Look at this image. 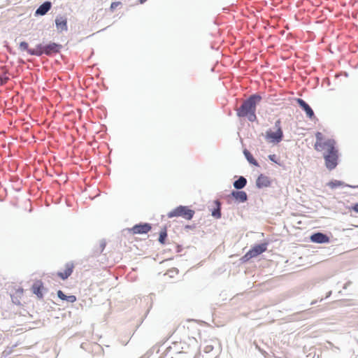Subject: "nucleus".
I'll use <instances>...</instances> for the list:
<instances>
[{
  "label": "nucleus",
  "instance_id": "f257e3e1",
  "mask_svg": "<svg viewBox=\"0 0 358 358\" xmlns=\"http://www.w3.org/2000/svg\"><path fill=\"white\" fill-rule=\"evenodd\" d=\"M262 97L257 93L251 94L236 109V115L238 117H247L248 120L253 122L257 120L256 108L257 106L262 101Z\"/></svg>",
  "mask_w": 358,
  "mask_h": 358
},
{
  "label": "nucleus",
  "instance_id": "f03ea898",
  "mask_svg": "<svg viewBox=\"0 0 358 358\" xmlns=\"http://www.w3.org/2000/svg\"><path fill=\"white\" fill-rule=\"evenodd\" d=\"M327 151L324 153L325 166L329 171L334 169L338 165V151L336 148V141H329L327 143Z\"/></svg>",
  "mask_w": 358,
  "mask_h": 358
},
{
  "label": "nucleus",
  "instance_id": "7ed1b4c3",
  "mask_svg": "<svg viewBox=\"0 0 358 358\" xmlns=\"http://www.w3.org/2000/svg\"><path fill=\"white\" fill-rule=\"evenodd\" d=\"M62 48V45L52 41L48 43H38L37 44L36 57H41L43 55L50 57L52 56L59 53Z\"/></svg>",
  "mask_w": 358,
  "mask_h": 358
},
{
  "label": "nucleus",
  "instance_id": "20e7f679",
  "mask_svg": "<svg viewBox=\"0 0 358 358\" xmlns=\"http://www.w3.org/2000/svg\"><path fill=\"white\" fill-rule=\"evenodd\" d=\"M274 128L275 131L268 129L266 132V139L271 143L278 144L283 139V131L281 127V120L280 119L275 122Z\"/></svg>",
  "mask_w": 358,
  "mask_h": 358
},
{
  "label": "nucleus",
  "instance_id": "39448f33",
  "mask_svg": "<svg viewBox=\"0 0 358 358\" xmlns=\"http://www.w3.org/2000/svg\"><path fill=\"white\" fill-rule=\"evenodd\" d=\"M195 212L187 206H179L168 213V217H182L187 220L193 218Z\"/></svg>",
  "mask_w": 358,
  "mask_h": 358
},
{
  "label": "nucleus",
  "instance_id": "423d86ee",
  "mask_svg": "<svg viewBox=\"0 0 358 358\" xmlns=\"http://www.w3.org/2000/svg\"><path fill=\"white\" fill-rule=\"evenodd\" d=\"M227 198L233 199L235 203H245L248 200V196L243 190H232L230 194L227 195Z\"/></svg>",
  "mask_w": 358,
  "mask_h": 358
},
{
  "label": "nucleus",
  "instance_id": "0eeeda50",
  "mask_svg": "<svg viewBox=\"0 0 358 358\" xmlns=\"http://www.w3.org/2000/svg\"><path fill=\"white\" fill-rule=\"evenodd\" d=\"M152 229V225L147 222H141L135 224L129 231H131L134 234H145L148 233Z\"/></svg>",
  "mask_w": 358,
  "mask_h": 358
},
{
  "label": "nucleus",
  "instance_id": "6e6552de",
  "mask_svg": "<svg viewBox=\"0 0 358 358\" xmlns=\"http://www.w3.org/2000/svg\"><path fill=\"white\" fill-rule=\"evenodd\" d=\"M310 240L315 243H329L330 238L324 233L317 231L310 235Z\"/></svg>",
  "mask_w": 358,
  "mask_h": 358
},
{
  "label": "nucleus",
  "instance_id": "1a4fd4ad",
  "mask_svg": "<svg viewBox=\"0 0 358 358\" xmlns=\"http://www.w3.org/2000/svg\"><path fill=\"white\" fill-rule=\"evenodd\" d=\"M296 102L299 106L306 113V116L308 118L313 119L315 117L313 110L306 101L301 98H297L296 99Z\"/></svg>",
  "mask_w": 358,
  "mask_h": 358
},
{
  "label": "nucleus",
  "instance_id": "9d476101",
  "mask_svg": "<svg viewBox=\"0 0 358 358\" xmlns=\"http://www.w3.org/2000/svg\"><path fill=\"white\" fill-rule=\"evenodd\" d=\"M315 138H316V142L315 143L314 148L317 151L324 150L326 147L327 148V143L329 142V141H335L333 138H329L327 141L323 142L322 141L324 139V136L320 131L316 132Z\"/></svg>",
  "mask_w": 358,
  "mask_h": 358
},
{
  "label": "nucleus",
  "instance_id": "9b49d317",
  "mask_svg": "<svg viewBox=\"0 0 358 358\" xmlns=\"http://www.w3.org/2000/svg\"><path fill=\"white\" fill-rule=\"evenodd\" d=\"M55 22L58 32L61 33L68 30L66 17L59 15L56 17Z\"/></svg>",
  "mask_w": 358,
  "mask_h": 358
},
{
  "label": "nucleus",
  "instance_id": "f8f14e48",
  "mask_svg": "<svg viewBox=\"0 0 358 358\" xmlns=\"http://www.w3.org/2000/svg\"><path fill=\"white\" fill-rule=\"evenodd\" d=\"M271 185V180L269 177L261 173L256 180V187L258 189L268 187Z\"/></svg>",
  "mask_w": 358,
  "mask_h": 358
},
{
  "label": "nucleus",
  "instance_id": "ddd939ff",
  "mask_svg": "<svg viewBox=\"0 0 358 358\" xmlns=\"http://www.w3.org/2000/svg\"><path fill=\"white\" fill-rule=\"evenodd\" d=\"M268 243H262L259 244H256L252 246L249 251L252 255L253 257H256L259 255L262 254L267 250Z\"/></svg>",
  "mask_w": 358,
  "mask_h": 358
},
{
  "label": "nucleus",
  "instance_id": "4468645a",
  "mask_svg": "<svg viewBox=\"0 0 358 358\" xmlns=\"http://www.w3.org/2000/svg\"><path fill=\"white\" fill-rule=\"evenodd\" d=\"M52 8V3L50 1H45L41 3L35 10V16L45 15Z\"/></svg>",
  "mask_w": 358,
  "mask_h": 358
},
{
  "label": "nucleus",
  "instance_id": "2eb2a0df",
  "mask_svg": "<svg viewBox=\"0 0 358 358\" xmlns=\"http://www.w3.org/2000/svg\"><path fill=\"white\" fill-rule=\"evenodd\" d=\"M43 283L41 280H36L31 286V290L33 293L36 294L37 298L39 299L43 298Z\"/></svg>",
  "mask_w": 358,
  "mask_h": 358
},
{
  "label": "nucleus",
  "instance_id": "dca6fc26",
  "mask_svg": "<svg viewBox=\"0 0 358 358\" xmlns=\"http://www.w3.org/2000/svg\"><path fill=\"white\" fill-rule=\"evenodd\" d=\"M65 270L62 272L59 271L57 273V275L63 280H66L73 273V264L71 262H68L65 265Z\"/></svg>",
  "mask_w": 358,
  "mask_h": 358
},
{
  "label": "nucleus",
  "instance_id": "f3484780",
  "mask_svg": "<svg viewBox=\"0 0 358 358\" xmlns=\"http://www.w3.org/2000/svg\"><path fill=\"white\" fill-rule=\"evenodd\" d=\"M214 204L215 206L210 210L211 215L216 219H220L222 217V203L219 199H215Z\"/></svg>",
  "mask_w": 358,
  "mask_h": 358
},
{
  "label": "nucleus",
  "instance_id": "a211bd4d",
  "mask_svg": "<svg viewBox=\"0 0 358 358\" xmlns=\"http://www.w3.org/2000/svg\"><path fill=\"white\" fill-rule=\"evenodd\" d=\"M19 49L21 51H26L29 55L36 56L37 45L35 48H29V44L26 41H22L19 44Z\"/></svg>",
  "mask_w": 358,
  "mask_h": 358
},
{
  "label": "nucleus",
  "instance_id": "6ab92c4d",
  "mask_svg": "<svg viewBox=\"0 0 358 358\" xmlns=\"http://www.w3.org/2000/svg\"><path fill=\"white\" fill-rule=\"evenodd\" d=\"M327 185L331 189H336V188L340 187H349L351 188H358V185L353 186V185H348V184H345L344 182H343L341 180H332L329 181V182H327Z\"/></svg>",
  "mask_w": 358,
  "mask_h": 358
},
{
  "label": "nucleus",
  "instance_id": "aec40b11",
  "mask_svg": "<svg viewBox=\"0 0 358 358\" xmlns=\"http://www.w3.org/2000/svg\"><path fill=\"white\" fill-rule=\"evenodd\" d=\"M247 179L244 176H241L233 182V186L236 190H242L247 185Z\"/></svg>",
  "mask_w": 358,
  "mask_h": 358
},
{
  "label": "nucleus",
  "instance_id": "412c9836",
  "mask_svg": "<svg viewBox=\"0 0 358 358\" xmlns=\"http://www.w3.org/2000/svg\"><path fill=\"white\" fill-rule=\"evenodd\" d=\"M57 295L58 296V298L62 301H66L67 302H69V303H74L75 301H76V296L75 295H66L63 291L62 290H58L57 292Z\"/></svg>",
  "mask_w": 358,
  "mask_h": 358
},
{
  "label": "nucleus",
  "instance_id": "4be33fe9",
  "mask_svg": "<svg viewBox=\"0 0 358 358\" xmlns=\"http://www.w3.org/2000/svg\"><path fill=\"white\" fill-rule=\"evenodd\" d=\"M243 152L245 157L246 158V159L248 160V162L250 164H251L255 166H259L258 162L254 158L253 155L251 154V152L248 150L244 149Z\"/></svg>",
  "mask_w": 358,
  "mask_h": 358
},
{
  "label": "nucleus",
  "instance_id": "5701e85b",
  "mask_svg": "<svg viewBox=\"0 0 358 358\" xmlns=\"http://www.w3.org/2000/svg\"><path fill=\"white\" fill-rule=\"evenodd\" d=\"M167 236L168 235H167L166 228L164 227L163 229H162V230L159 232L158 241L162 245L165 244L166 240L167 238Z\"/></svg>",
  "mask_w": 358,
  "mask_h": 358
},
{
  "label": "nucleus",
  "instance_id": "b1692460",
  "mask_svg": "<svg viewBox=\"0 0 358 358\" xmlns=\"http://www.w3.org/2000/svg\"><path fill=\"white\" fill-rule=\"evenodd\" d=\"M3 69L2 73H0V85H5L8 80L9 78L7 76L8 71L4 69V67H1Z\"/></svg>",
  "mask_w": 358,
  "mask_h": 358
},
{
  "label": "nucleus",
  "instance_id": "393cba45",
  "mask_svg": "<svg viewBox=\"0 0 358 358\" xmlns=\"http://www.w3.org/2000/svg\"><path fill=\"white\" fill-rule=\"evenodd\" d=\"M253 258V256L250 253V251H248V252H246L241 258V261L243 262V263H245V262H248L250 259Z\"/></svg>",
  "mask_w": 358,
  "mask_h": 358
},
{
  "label": "nucleus",
  "instance_id": "a878e982",
  "mask_svg": "<svg viewBox=\"0 0 358 358\" xmlns=\"http://www.w3.org/2000/svg\"><path fill=\"white\" fill-rule=\"evenodd\" d=\"M268 157V159L270 161H271L272 162H274L278 165H280V163L279 159H278L276 155H275V154L269 155Z\"/></svg>",
  "mask_w": 358,
  "mask_h": 358
},
{
  "label": "nucleus",
  "instance_id": "bb28decb",
  "mask_svg": "<svg viewBox=\"0 0 358 358\" xmlns=\"http://www.w3.org/2000/svg\"><path fill=\"white\" fill-rule=\"evenodd\" d=\"M254 345L255 348L257 349L262 353V355H264V357H266L268 355V352L264 349L261 348L257 343L255 342Z\"/></svg>",
  "mask_w": 358,
  "mask_h": 358
},
{
  "label": "nucleus",
  "instance_id": "cd10ccee",
  "mask_svg": "<svg viewBox=\"0 0 358 358\" xmlns=\"http://www.w3.org/2000/svg\"><path fill=\"white\" fill-rule=\"evenodd\" d=\"M121 3L120 1H114L110 4V9L113 11Z\"/></svg>",
  "mask_w": 358,
  "mask_h": 358
},
{
  "label": "nucleus",
  "instance_id": "c85d7f7f",
  "mask_svg": "<svg viewBox=\"0 0 358 358\" xmlns=\"http://www.w3.org/2000/svg\"><path fill=\"white\" fill-rule=\"evenodd\" d=\"M196 228L195 224H187L185 226L184 229L186 231H188L189 230H193Z\"/></svg>",
  "mask_w": 358,
  "mask_h": 358
},
{
  "label": "nucleus",
  "instance_id": "c756f323",
  "mask_svg": "<svg viewBox=\"0 0 358 358\" xmlns=\"http://www.w3.org/2000/svg\"><path fill=\"white\" fill-rule=\"evenodd\" d=\"M11 300H12V302L16 305H20V300L17 299V296H13L11 295Z\"/></svg>",
  "mask_w": 358,
  "mask_h": 358
},
{
  "label": "nucleus",
  "instance_id": "7c9ffc66",
  "mask_svg": "<svg viewBox=\"0 0 358 358\" xmlns=\"http://www.w3.org/2000/svg\"><path fill=\"white\" fill-rule=\"evenodd\" d=\"M350 210H353L354 212L358 213V203H354L350 208Z\"/></svg>",
  "mask_w": 358,
  "mask_h": 358
},
{
  "label": "nucleus",
  "instance_id": "2f4dec72",
  "mask_svg": "<svg viewBox=\"0 0 358 358\" xmlns=\"http://www.w3.org/2000/svg\"><path fill=\"white\" fill-rule=\"evenodd\" d=\"M106 243L105 240H103V239L101 240L100 242L101 252H102L103 251V250L106 248Z\"/></svg>",
  "mask_w": 358,
  "mask_h": 358
},
{
  "label": "nucleus",
  "instance_id": "473e14b6",
  "mask_svg": "<svg viewBox=\"0 0 358 358\" xmlns=\"http://www.w3.org/2000/svg\"><path fill=\"white\" fill-rule=\"evenodd\" d=\"M23 294V289L20 287L18 288L17 289H16V294L19 296H20L21 295H22Z\"/></svg>",
  "mask_w": 358,
  "mask_h": 358
},
{
  "label": "nucleus",
  "instance_id": "72a5a7b5",
  "mask_svg": "<svg viewBox=\"0 0 358 358\" xmlns=\"http://www.w3.org/2000/svg\"><path fill=\"white\" fill-rule=\"evenodd\" d=\"M351 284H352L351 281H348L346 283L344 284L343 288L344 289H346L348 288V287L350 286Z\"/></svg>",
  "mask_w": 358,
  "mask_h": 358
},
{
  "label": "nucleus",
  "instance_id": "f704fd0d",
  "mask_svg": "<svg viewBox=\"0 0 358 358\" xmlns=\"http://www.w3.org/2000/svg\"><path fill=\"white\" fill-rule=\"evenodd\" d=\"M152 354L151 352L148 351L144 355H143L141 358H147L150 357V355Z\"/></svg>",
  "mask_w": 358,
  "mask_h": 358
},
{
  "label": "nucleus",
  "instance_id": "c9c22d12",
  "mask_svg": "<svg viewBox=\"0 0 358 358\" xmlns=\"http://www.w3.org/2000/svg\"><path fill=\"white\" fill-rule=\"evenodd\" d=\"M331 291L328 292L327 293V294H326L325 298H328V297H329V296H331Z\"/></svg>",
  "mask_w": 358,
  "mask_h": 358
},
{
  "label": "nucleus",
  "instance_id": "e433bc0d",
  "mask_svg": "<svg viewBox=\"0 0 358 358\" xmlns=\"http://www.w3.org/2000/svg\"><path fill=\"white\" fill-rule=\"evenodd\" d=\"M177 248H178L177 252H180L181 251V246L180 245H178Z\"/></svg>",
  "mask_w": 358,
  "mask_h": 358
},
{
  "label": "nucleus",
  "instance_id": "4c0bfd02",
  "mask_svg": "<svg viewBox=\"0 0 358 358\" xmlns=\"http://www.w3.org/2000/svg\"><path fill=\"white\" fill-rule=\"evenodd\" d=\"M145 1H147V0H139V3H144Z\"/></svg>",
  "mask_w": 358,
  "mask_h": 358
},
{
  "label": "nucleus",
  "instance_id": "58836bf2",
  "mask_svg": "<svg viewBox=\"0 0 358 358\" xmlns=\"http://www.w3.org/2000/svg\"><path fill=\"white\" fill-rule=\"evenodd\" d=\"M315 303H316V301H312V302L310 303V304H311V305H313V304H315Z\"/></svg>",
  "mask_w": 358,
  "mask_h": 358
}]
</instances>
